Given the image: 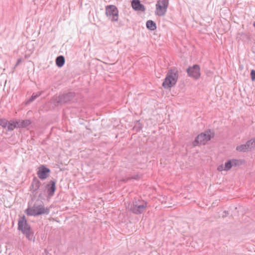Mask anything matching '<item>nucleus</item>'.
Returning <instances> with one entry per match:
<instances>
[{
  "label": "nucleus",
  "mask_w": 255,
  "mask_h": 255,
  "mask_svg": "<svg viewBox=\"0 0 255 255\" xmlns=\"http://www.w3.org/2000/svg\"><path fill=\"white\" fill-rule=\"evenodd\" d=\"M17 229L25 235L26 238L29 241L34 242L35 237L34 233L31 230L30 226L27 223L24 215L19 218Z\"/></svg>",
  "instance_id": "1"
},
{
  "label": "nucleus",
  "mask_w": 255,
  "mask_h": 255,
  "mask_svg": "<svg viewBox=\"0 0 255 255\" xmlns=\"http://www.w3.org/2000/svg\"><path fill=\"white\" fill-rule=\"evenodd\" d=\"M178 77V71L177 68H170L168 71L166 76L162 83V87L167 89L174 86L177 82Z\"/></svg>",
  "instance_id": "2"
},
{
  "label": "nucleus",
  "mask_w": 255,
  "mask_h": 255,
  "mask_svg": "<svg viewBox=\"0 0 255 255\" xmlns=\"http://www.w3.org/2000/svg\"><path fill=\"white\" fill-rule=\"evenodd\" d=\"M49 212V208H45L42 204L37 205L36 204H34L33 207H28L25 211L27 215L31 216H37L42 214L48 215Z\"/></svg>",
  "instance_id": "3"
},
{
  "label": "nucleus",
  "mask_w": 255,
  "mask_h": 255,
  "mask_svg": "<svg viewBox=\"0 0 255 255\" xmlns=\"http://www.w3.org/2000/svg\"><path fill=\"white\" fill-rule=\"evenodd\" d=\"M75 97V93L73 92L60 94L58 96L53 97L52 101L53 104L56 106H60L70 102Z\"/></svg>",
  "instance_id": "4"
},
{
  "label": "nucleus",
  "mask_w": 255,
  "mask_h": 255,
  "mask_svg": "<svg viewBox=\"0 0 255 255\" xmlns=\"http://www.w3.org/2000/svg\"><path fill=\"white\" fill-rule=\"evenodd\" d=\"M214 136V133L210 129H208L204 132L198 135L193 142V146L199 145H205L206 143L210 140Z\"/></svg>",
  "instance_id": "5"
},
{
  "label": "nucleus",
  "mask_w": 255,
  "mask_h": 255,
  "mask_svg": "<svg viewBox=\"0 0 255 255\" xmlns=\"http://www.w3.org/2000/svg\"><path fill=\"white\" fill-rule=\"evenodd\" d=\"M106 15L113 22L117 21L119 19V10L115 5H108L105 7Z\"/></svg>",
  "instance_id": "6"
},
{
  "label": "nucleus",
  "mask_w": 255,
  "mask_h": 255,
  "mask_svg": "<svg viewBox=\"0 0 255 255\" xmlns=\"http://www.w3.org/2000/svg\"><path fill=\"white\" fill-rule=\"evenodd\" d=\"M146 207V203L142 205H139L138 201H135L132 202V204H129L128 208L130 211L135 214H141L143 211L145 210Z\"/></svg>",
  "instance_id": "7"
},
{
  "label": "nucleus",
  "mask_w": 255,
  "mask_h": 255,
  "mask_svg": "<svg viewBox=\"0 0 255 255\" xmlns=\"http://www.w3.org/2000/svg\"><path fill=\"white\" fill-rule=\"evenodd\" d=\"M56 180L54 179L50 180L45 186V191H46L47 195L49 197L54 196L56 190Z\"/></svg>",
  "instance_id": "8"
},
{
  "label": "nucleus",
  "mask_w": 255,
  "mask_h": 255,
  "mask_svg": "<svg viewBox=\"0 0 255 255\" xmlns=\"http://www.w3.org/2000/svg\"><path fill=\"white\" fill-rule=\"evenodd\" d=\"M200 69L199 65L195 64L192 67L188 68L186 71L189 77L198 79L200 76Z\"/></svg>",
  "instance_id": "9"
},
{
  "label": "nucleus",
  "mask_w": 255,
  "mask_h": 255,
  "mask_svg": "<svg viewBox=\"0 0 255 255\" xmlns=\"http://www.w3.org/2000/svg\"><path fill=\"white\" fill-rule=\"evenodd\" d=\"M50 173V169L44 165L39 166L37 171L38 178L42 180L46 179L49 176Z\"/></svg>",
  "instance_id": "10"
},
{
  "label": "nucleus",
  "mask_w": 255,
  "mask_h": 255,
  "mask_svg": "<svg viewBox=\"0 0 255 255\" xmlns=\"http://www.w3.org/2000/svg\"><path fill=\"white\" fill-rule=\"evenodd\" d=\"M41 185L40 180L36 177H34L30 186V191L33 194H37Z\"/></svg>",
  "instance_id": "11"
},
{
  "label": "nucleus",
  "mask_w": 255,
  "mask_h": 255,
  "mask_svg": "<svg viewBox=\"0 0 255 255\" xmlns=\"http://www.w3.org/2000/svg\"><path fill=\"white\" fill-rule=\"evenodd\" d=\"M131 4L132 8L136 11L143 12L145 10L144 5L140 3L139 0H132Z\"/></svg>",
  "instance_id": "12"
},
{
  "label": "nucleus",
  "mask_w": 255,
  "mask_h": 255,
  "mask_svg": "<svg viewBox=\"0 0 255 255\" xmlns=\"http://www.w3.org/2000/svg\"><path fill=\"white\" fill-rule=\"evenodd\" d=\"M167 8L168 7H167L156 4V10L155 13L158 16H163L165 14Z\"/></svg>",
  "instance_id": "13"
},
{
  "label": "nucleus",
  "mask_w": 255,
  "mask_h": 255,
  "mask_svg": "<svg viewBox=\"0 0 255 255\" xmlns=\"http://www.w3.org/2000/svg\"><path fill=\"white\" fill-rule=\"evenodd\" d=\"M18 128H24L30 125L31 121L29 120L17 121Z\"/></svg>",
  "instance_id": "14"
},
{
  "label": "nucleus",
  "mask_w": 255,
  "mask_h": 255,
  "mask_svg": "<svg viewBox=\"0 0 255 255\" xmlns=\"http://www.w3.org/2000/svg\"><path fill=\"white\" fill-rule=\"evenodd\" d=\"M15 128H18V123L17 121L10 120L8 121V124L7 126V130L8 131H12Z\"/></svg>",
  "instance_id": "15"
},
{
  "label": "nucleus",
  "mask_w": 255,
  "mask_h": 255,
  "mask_svg": "<svg viewBox=\"0 0 255 255\" xmlns=\"http://www.w3.org/2000/svg\"><path fill=\"white\" fill-rule=\"evenodd\" d=\"M56 64L58 67H62L65 64V58L62 55H60L56 58Z\"/></svg>",
  "instance_id": "16"
},
{
  "label": "nucleus",
  "mask_w": 255,
  "mask_h": 255,
  "mask_svg": "<svg viewBox=\"0 0 255 255\" xmlns=\"http://www.w3.org/2000/svg\"><path fill=\"white\" fill-rule=\"evenodd\" d=\"M146 27L150 30H154L156 29V25L155 22L152 20H148L146 23Z\"/></svg>",
  "instance_id": "17"
},
{
  "label": "nucleus",
  "mask_w": 255,
  "mask_h": 255,
  "mask_svg": "<svg viewBox=\"0 0 255 255\" xmlns=\"http://www.w3.org/2000/svg\"><path fill=\"white\" fill-rule=\"evenodd\" d=\"M236 150L240 152H247L250 151L247 147V144H241L236 147Z\"/></svg>",
  "instance_id": "18"
},
{
  "label": "nucleus",
  "mask_w": 255,
  "mask_h": 255,
  "mask_svg": "<svg viewBox=\"0 0 255 255\" xmlns=\"http://www.w3.org/2000/svg\"><path fill=\"white\" fill-rule=\"evenodd\" d=\"M232 164V167L235 166H239L243 164V160L241 159H231Z\"/></svg>",
  "instance_id": "19"
},
{
  "label": "nucleus",
  "mask_w": 255,
  "mask_h": 255,
  "mask_svg": "<svg viewBox=\"0 0 255 255\" xmlns=\"http://www.w3.org/2000/svg\"><path fill=\"white\" fill-rule=\"evenodd\" d=\"M247 147L250 151H251L252 149L255 147V142L253 140V138L246 142Z\"/></svg>",
  "instance_id": "20"
},
{
  "label": "nucleus",
  "mask_w": 255,
  "mask_h": 255,
  "mask_svg": "<svg viewBox=\"0 0 255 255\" xmlns=\"http://www.w3.org/2000/svg\"><path fill=\"white\" fill-rule=\"evenodd\" d=\"M40 95H41V93L40 92H37L36 93H33L32 94V95L31 96V97L27 101V103H30L32 102L36 98H37L39 96H40Z\"/></svg>",
  "instance_id": "21"
},
{
  "label": "nucleus",
  "mask_w": 255,
  "mask_h": 255,
  "mask_svg": "<svg viewBox=\"0 0 255 255\" xmlns=\"http://www.w3.org/2000/svg\"><path fill=\"white\" fill-rule=\"evenodd\" d=\"M169 0H157L156 4H159L168 7Z\"/></svg>",
  "instance_id": "22"
},
{
  "label": "nucleus",
  "mask_w": 255,
  "mask_h": 255,
  "mask_svg": "<svg viewBox=\"0 0 255 255\" xmlns=\"http://www.w3.org/2000/svg\"><path fill=\"white\" fill-rule=\"evenodd\" d=\"M232 167V164L231 160H228L227 162H225L224 165V170L228 171L231 169Z\"/></svg>",
  "instance_id": "23"
},
{
  "label": "nucleus",
  "mask_w": 255,
  "mask_h": 255,
  "mask_svg": "<svg viewBox=\"0 0 255 255\" xmlns=\"http://www.w3.org/2000/svg\"><path fill=\"white\" fill-rule=\"evenodd\" d=\"M8 121L5 119L0 118V126H1L3 128H6Z\"/></svg>",
  "instance_id": "24"
},
{
  "label": "nucleus",
  "mask_w": 255,
  "mask_h": 255,
  "mask_svg": "<svg viewBox=\"0 0 255 255\" xmlns=\"http://www.w3.org/2000/svg\"><path fill=\"white\" fill-rule=\"evenodd\" d=\"M251 77L252 81H255V70L253 69L251 71Z\"/></svg>",
  "instance_id": "25"
},
{
  "label": "nucleus",
  "mask_w": 255,
  "mask_h": 255,
  "mask_svg": "<svg viewBox=\"0 0 255 255\" xmlns=\"http://www.w3.org/2000/svg\"><path fill=\"white\" fill-rule=\"evenodd\" d=\"M218 170L220 171H222L223 170H224V166L223 164L220 165L218 167Z\"/></svg>",
  "instance_id": "26"
},
{
  "label": "nucleus",
  "mask_w": 255,
  "mask_h": 255,
  "mask_svg": "<svg viewBox=\"0 0 255 255\" xmlns=\"http://www.w3.org/2000/svg\"><path fill=\"white\" fill-rule=\"evenodd\" d=\"M229 214V213L228 211H225L223 212V215H222V217L224 218L227 216V215Z\"/></svg>",
  "instance_id": "27"
},
{
  "label": "nucleus",
  "mask_w": 255,
  "mask_h": 255,
  "mask_svg": "<svg viewBox=\"0 0 255 255\" xmlns=\"http://www.w3.org/2000/svg\"><path fill=\"white\" fill-rule=\"evenodd\" d=\"M21 62V59L20 58H19L17 60V62L16 63V64L15 65V66H17V65H18Z\"/></svg>",
  "instance_id": "28"
},
{
  "label": "nucleus",
  "mask_w": 255,
  "mask_h": 255,
  "mask_svg": "<svg viewBox=\"0 0 255 255\" xmlns=\"http://www.w3.org/2000/svg\"><path fill=\"white\" fill-rule=\"evenodd\" d=\"M138 175H135V176L132 177L131 178L134 179H137L138 178Z\"/></svg>",
  "instance_id": "29"
},
{
  "label": "nucleus",
  "mask_w": 255,
  "mask_h": 255,
  "mask_svg": "<svg viewBox=\"0 0 255 255\" xmlns=\"http://www.w3.org/2000/svg\"><path fill=\"white\" fill-rule=\"evenodd\" d=\"M42 195V193H40L38 195V197L40 198Z\"/></svg>",
  "instance_id": "30"
},
{
  "label": "nucleus",
  "mask_w": 255,
  "mask_h": 255,
  "mask_svg": "<svg viewBox=\"0 0 255 255\" xmlns=\"http://www.w3.org/2000/svg\"><path fill=\"white\" fill-rule=\"evenodd\" d=\"M129 178H128L127 180H124V182H126Z\"/></svg>",
  "instance_id": "31"
},
{
  "label": "nucleus",
  "mask_w": 255,
  "mask_h": 255,
  "mask_svg": "<svg viewBox=\"0 0 255 255\" xmlns=\"http://www.w3.org/2000/svg\"><path fill=\"white\" fill-rule=\"evenodd\" d=\"M253 139L254 141V142H255V138H253Z\"/></svg>",
  "instance_id": "32"
}]
</instances>
